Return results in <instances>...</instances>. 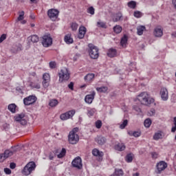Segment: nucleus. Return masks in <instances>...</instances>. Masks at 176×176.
<instances>
[{
    "mask_svg": "<svg viewBox=\"0 0 176 176\" xmlns=\"http://www.w3.org/2000/svg\"><path fill=\"white\" fill-rule=\"evenodd\" d=\"M138 100L142 105L149 107L151 104L155 102V99L151 97V95L147 92H142L138 96Z\"/></svg>",
    "mask_w": 176,
    "mask_h": 176,
    "instance_id": "f257e3e1",
    "label": "nucleus"
},
{
    "mask_svg": "<svg viewBox=\"0 0 176 176\" xmlns=\"http://www.w3.org/2000/svg\"><path fill=\"white\" fill-rule=\"evenodd\" d=\"M78 131H79V128H74L68 135V142L72 144V145H75L79 142V135H78Z\"/></svg>",
    "mask_w": 176,
    "mask_h": 176,
    "instance_id": "f03ea898",
    "label": "nucleus"
},
{
    "mask_svg": "<svg viewBox=\"0 0 176 176\" xmlns=\"http://www.w3.org/2000/svg\"><path fill=\"white\" fill-rule=\"evenodd\" d=\"M100 50H98V47L95 46L94 45L90 43L88 45V53L89 56L93 59V60H97L98 57H100Z\"/></svg>",
    "mask_w": 176,
    "mask_h": 176,
    "instance_id": "7ed1b4c3",
    "label": "nucleus"
},
{
    "mask_svg": "<svg viewBox=\"0 0 176 176\" xmlns=\"http://www.w3.org/2000/svg\"><path fill=\"white\" fill-rule=\"evenodd\" d=\"M36 168V164H35V162H30L25 165V166L21 170V173L25 176L30 175V174H31L32 171L35 170Z\"/></svg>",
    "mask_w": 176,
    "mask_h": 176,
    "instance_id": "20e7f679",
    "label": "nucleus"
},
{
    "mask_svg": "<svg viewBox=\"0 0 176 176\" xmlns=\"http://www.w3.org/2000/svg\"><path fill=\"white\" fill-rule=\"evenodd\" d=\"M58 76H59V82H60V83H63V82L69 80V78L71 76V73H69V71L68 70V69L63 67L58 72Z\"/></svg>",
    "mask_w": 176,
    "mask_h": 176,
    "instance_id": "39448f33",
    "label": "nucleus"
},
{
    "mask_svg": "<svg viewBox=\"0 0 176 176\" xmlns=\"http://www.w3.org/2000/svg\"><path fill=\"white\" fill-rule=\"evenodd\" d=\"M60 14V11L57 9L52 8L47 10V14L52 20V21H56L57 19H58V14Z\"/></svg>",
    "mask_w": 176,
    "mask_h": 176,
    "instance_id": "423d86ee",
    "label": "nucleus"
},
{
    "mask_svg": "<svg viewBox=\"0 0 176 176\" xmlns=\"http://www.w3.org/2000/svg\"><path fill=\"white\" fill-rule=\"evenodd\" d=\"M41 43L44 47H49L53 45V38L50 35H44L42 37Z\"/></svg>",
    "mask_w": 176,
    "mask_h": 176,
    "instance_id": "0eeeda50",
    "label": "nucleus"
},
{
    "mask_svg": "<svg viewBox=\"0 0 176 176\" xmlns=\"http://www.w3.org/2000/svg\"><path fill=\"white\" fill-rule=\"evenodd\" d=\"M168 167V164L164 161H160L156 164V174H162V171H164L166 168Z\"/></svg>",
    "mask_w": 176,
    "mask_h": 176,
    "instance_id": "6e6552de",
    "label": "nucleus"
},
{
    "mask_svg": "<svg viewBox=\"0 0 176 176\" xmlns=\"http://www.w3.org/2000/svg\"><path fill=\"white\" fill-rule=\"evenodd\" d=\"M76 113V111L75 110H70L66 113H62L60 116V118L61 120H68V119L73 118Z\"/></svg>",
    "mask_w": 176,
    "mask_h": 176,
    "instance_id": "1a4fd4ad",
    "label": "nucleus"
},
{
    "mask_svg": "<svg viewBox=\"0 0 176 176\" xmlns=\"http://www.w3.org/2000/svg\"><path fill=\"white\" fill-rule=\"evenodd\" d=\"M72 165L75 168L78 170H82L83 164H82V158L80 157H77L72 162Z\"/></svg>",
    "mask_w": 176,
    "mask_h": 176,
    "instance_id": "9d476101",
    "label": "nucleus"
},
{
    "mask_svg": "<svg viewBox=\"0 0 176 176\" xmlns=\"http://www.w3.org/2000/svg\"><path fill=\"white\" fill-rule=\"evenodd\" d=\"M36 96H29L23 99V103L25 105H32L36 102Z\"/></svg>",
    "mask_w": 176,
    "mask_h": 176,
    "instance_id": "9b49d317",
    "label": "nucleus"
},
{
    "mask_svg": "<svg viewBox=\"0 0 176 176\" xmlns=\"http://www.w3.org/2000/svg\"><path fill=\"white\" fill-rule=\"evenodd\" d=\"M24 118H25V115L24 113L18 114L14 116L16 122H18L22 124V126H25V124H27V120H25Z\"/></svg>",
    "mask_w": 176,
    "mask_h": 176,
    "instance_id": "f8f14e48",
    "label": "nucleus"
},
{
    "mask_svg": "<svg viewBox=\"0 0 176 176\" xmlns=\"http://www.w3.org/2000/svg\"><path fill=\"white\" fill-rule=\"evenodd\" d=\"M10 156H13L12 151L10 150H6L3 153L0 154V163L3 162V161L6 160L8 157H10Z\"/></svg>",
    "mask_w": 176,
    "mask_h": 176,
    "instance_id": "ddd939ff",
    "label": "nucleus"
},
{
    "mask_svg": "<svg viewBox=\"0 0 176 176\" xmlns=\"http://www.w3.org/2000/svg\"><path fill=\"white\" fill-rule=\"evenodd\" d=\"M49 83H50V74L45 73L43 75V86L45 89L49 87Z\"/></svg>",
    "mask_w": 176,
    "mask_h": 176,
    "instance_id": "4468645a",
    "label": "nucleus"
},
{
    "mask_svg": "<svg viewBox=\"0 0 176 176\" xmlns=\"http://www.w3.org/2000/svg\"><path fill=\"white\" fill-rule=\"evenodd\" d=\"M86 32H87V29L85 26H80L78 30V38L79 39H83L85 38V35H86Z\"/></svg>",
    "mask_w": 176,
    "mask_h": 176,
    "instance_id": "2eb2a0df",
    "label": "nucleus"
},
{
    "mask_svg": "<svg viewBox=\"0 0 176 176\" xmlns=\"http://www.w3.org/2000/svg\"><path fill=\"white\" fill-rule=\"evenodd\" d=\"M161 98L163 101L168 100V91L166 88H162L160 90Z\"/></svg>",
    "mask_w": 176,
    "mask_h": 176,
    "instance_id": "dca6fc26",
    "label": "nucleus"
},
{
    "mask_svg": "<svg viewBox=\"0 0 176 176\" xmlns=\"http://www.w3.org/2000/svg\"><path fill=\"white\" fill-rule=\"evenodd\" d=\"M153 34L156 38H161V36H163V28H162V26L156 27L154 29Z\"/></svg>",
    "mask_w": 176,
    "mask_h": 176,
    "instance_id": "f3484780",
    "label": "nucleus"
},
{
    "mask_svg": "<svg viewBox=\"0 0 176 176\" xmlns=\"http://www.w3.org/2000/svg\"><path fill=\"white\" fill-rule=\"evenodd\" d=\"M94 97H96V91H92L91 94H88L85 98V101L87 104H91L93 100H94Z\"/></svg>",
    "mask_w": 176,
    "mask_h": 176,
    "instance_id": "a211bd4d",
    "label": "nucleus"
},
{
    "mask_svg": "<svg viewBox=\"0 0 176 176\" xmlns=\"http://www.w3.org/2000/svg\"><path fill=\"white\" fill-rule=\"evenodd\" d=\"M107 56L111 58H113V57H116L118 56V50L115 48H110L107 51Z\"/></svg>",
    "mask_w": 176,
    "mask_h": 176,
    "instance_id": "6ab92c4d",
    "label": "nucleus"
},
{
    "mask_svg": "<svg viewBox=\"0 0 176 176\" xmlns=\"http://www.w3.org/2000/svg\"><path fill=\"white\" fill-rule=\"evenodd\" d=\"M114 149L118 151V152H123L126 149V145L124 143H117L114 146Z\"/></svg>",
    "mask_w": 176,
    "mask_h": 176,
    "instance_id": "aec40b11",
    "label": "nucleus"
},
{
    "mask_svg": "<svg viewBox=\"0 0 176 176\" xmlns=\"http://www.w3.org/2000/svg\"><path fill=\"white\" fill-rule=\"evenodd\" d=\"M95 141L98 145H104L107 142V138L102 136H98L95 138Z\"/></svg>",
    "mask_w": 176,
    "mask_h": 176,
    "instance_id": "412c9836",
    "label": "nucleus"
},
{
    "mask_svg": "<svg viewBox=\"0 0 176 176\" xmlns=\"http://www.w3.org/2000/svg\"><path fill=\"white\" fill-rule=\"evenodd\" d=\"M28 42H32V43H38L39 42V36L36 34H33L28 38Z\"/></svg>",
    "mask_w": 176,
    "mask_h": 176,
    "instance_id": "4be33fe9",
    "label": "nucleus"
},
{
    "mask_svg": "<svg viewBox=\"0 0 176 176\" xmlns=\"http://www.w3.org/2000/svg\"><path fill=\"white\" fill-rule=\"evenodd\" d=\"M64 41L67 45H71V43H74V38H72L71 34H66L65 36Z\"/></svg>",
    "mask_w": 176,
    "mask_h": 176,
    "instance_id": "5701e85b",
    "label": "nucleus"
},
{
    "mask_svg": "<svg viewBox=\"0 0 176 176\" xmlns=\"http://www.w3.org/2000/svg\"><path fill=\"white\" fill-rule=\"evenodd\" d=\"M123 18V15L120 12H118L117 14H114L113 16V23H118V21H120Z\"/></svg>",
    "mask_w": 176,
    "mask_h": 176,
    "instance_id": "b1692460",
    "label": "nucleus"
},
{
    "mask_svg": "<svg viewBox=\"0 0 176 176\" xmlns=\"http://www.w3.org/2000/svg\"><path fill=\"white\" fill-rule=\"evenodd\" d=\"M94 79V74H88L85 76V80L87 83H91Z\"/></svg>",
    "mask_w": 176,
    "mask_h": 176,
    "instance_id": "393cba45",
    "label": "nucleus"
},
{
    "mask_svg": "<svg viewBox=\"0 0 176 176\" xmlns=\"http://www.w3.org/2000/svg\"><path fill=\"white\" fill-rule=\"evenodd\" d=\"M92 155L94 156H98L99 157H102V156H104V153L102 151H100V150L97 148H94L92 151Z\"/></svg>",
    "mask_w": 176,
    "mask_h": 176,
    "instance_id": "a878e982",
    "label": "nucleus"
},
{
    "mask_svg": "<svg viewBox=\"0 0 176 176\" xmlns=\"http://www.w3.org/2000/svg\"><path fill=\"white\" fill-rule=\"evenodd\" d=\"M146 30V28L144 25H139L137 27V34L138 35H142L144 34V31Z\"/></svg>",
    "mask_w": 176,
    "mask_h": 176,
    "instance_id": "bb28decb",
    "label": "nucleus"
},
{
    "mask_svg": "<svg viewBox=\"0 0 176 176\" xmlns=\"http://www.w3.org/2000/svg\"><path fill=\"white\" fill-rule=\"evenodd\" d=\"M129 38L127 37V35L124 34L123 37L121 38L120 41V45L122 47H126L127 45V41Z\"/></svg>",
    "mask_w": 176,
    "mask_h": 176,
    "instance_id": "cd10ccee",
    "label": "nucleus"
},
{
    "mask_svg": "<svg viewBox=\"0 0 176 176\" xmlns=\"http://www.w3.org/2000/svg\"><path fill=\"white\" fill-rule=\"evenodd\" d=\"M133 159H134L133 153H129L125 157V160L127 163H131V162H133Z\"/></svg>",
    "mask_w": 176,
    "mask_h": 176,
    "instance_id": "c85d7f7f",
    "label": "nucleus"
},
{
    "mask_svg": "<svg viewBox=\"0 0 176 176\" xmlns=\"http://www.w3.org/2000/svg\"><path fill=\"white\" fill-rule=\"evenodd\" d=\"M49 105L52 108L57 107V105H58V100H57V99H52L50 100Z\"/></svg>",
    "mask_w": 176,
    "mask_h": 176,
    "instance_id": "c756f323",
    "label": "nucleus"
},
{
    "mask_svg": "<svg viewBox=\"0 0 176 176\" xmlns=\"http://www.w3.org/2000/svg\"><path fill=\"white\" fill-rule=\"evenodd\" d=\"M16 107L17 106L16 105V104L12 103L8 105V109L10 110L12 113H14L16 112Z\"/></svg>",
    "mask_w": 176,
    "mask_h": 176,
    "instance_id": "7c9ffc66",
    "label": "nucleus"
},
{
    "mask_svg": "<svg viewBox=\"0 0 176 176\" xmlns=\"http://www.w3.org/2000/svg\"><path fill=\"white\" fill-rule=\"evenodd\" d=\"M114 175L116 176H123L124 175V172H123L122 169L116 168L114 171Z\"/></svg>",
    "mask_w": 176,
    "mask_h": 176,
    "instance_id": "2f4dec72",
    "label": "nucleus"
},
{
    "mask_svg": "<svg viewBox=\"0 0 176 176\" xmlns=\"http://www.w3.org/2000/svg\"><path fill=\"white\" fill-rule=\"evenodd\" d=\"M67 153V150L65 148H63L60 153L57 155V157L58 159H63L64 156H65Z\"/></svg>",
    "mask_w": 176,
    "mask_h": 176,
    "instance_id": "473e14b6",
    "label": "nucleus"
},
{
    "mask_svg": "<svg viewBox=\"0 0 176 176\" xmlns=\"http://www.w3.org/2000/svg\"><path fill=\"white\" fill-rule=\"evenodd\" d=\"M113 30L116 34H120V32H122V26L117 25L113 27Z\"/></svg>",
    "mask_w": 176,
    "mask_h": 176,
    "instance_id": "72a5a7b5",
    "label": "nucleus"
},
{
    "mask_svg": "<svg viewBox=\"0 0 176 176\" xmlns=\"http://www.w3.org/2000/svg\"><path fill=\"white\" fill-rule=\"evenodd\" d=\"M96 90L99 93H107V91H108V87H97Z\"/></svg>",
    "mask_w": 176,
    "mask_h": 176,
    "instance_id": "f704fd0d",
    "label": "nucleus"
},
{
    "mask_svg": "<svg viewBox=\"0 0 176 176\" xmlns=\"http://www.w3.org/2000/svg\"><path fill=\"white\" fill-rule=\"evenodd\" d=\"M130 9H135L137 8V3L134 1H131L127 3Z\"/></svg>",
    "mask_w": 176,
    "mask_h": 176,
    "instance_id": "c9c22d12",
    "label": "nucleus"
},
{
    "mask_svg": "<svg viewBox=\"0 0 176 176\" xmlns=\"http://www.w3.org/2000/svg\"><path fill=\"white\" fill-rule=\"evenodd\" d=\"M30 86L32 89H41V85L36 82H31Z\"/></svg>",
    "mask_w": 176,
    "mask_h": 176,
    "instance_id": "e433bc0d",
    "label": "nucleus"
},
{
    "mask_svg": "<svg viewBox=\"0 0 176 176\" xmlns=\"http://www.w3.org/2000/svg\"><path fill=\"white\" fill-rule=\"evenodd\" d=\"M70 27L72 28V31H76L79 25L76 23V22H73L70 24Z\"/></svg>",
    "mask_w": 176,
    "mask_h": 176,
    "instance_id": "4c0bfd02",
    "label": "nucleus"
},
{
    "mask_svg": "<svg viewBox=\"0 0 176 176\" xmlns=\"http://www.w3.org/2000/svg\"><path fill=\"white\" fill-rule=\"evenodd\" d=\"M144 124L146 127L149 128V127H151V125L152 124V120H151L150 118H147L144 120Z\"/></svg>",
    "mask_w": 176,
    "mask_h": 176,
    "instance_id": "58836bf2",
    "label": "nucleus"
},
{
    "mask_svg": "<svg viewBox=\"0 0 176 176\" xmlns=\"http://www.w3.org/2000/svg\"><path fill=\"white\" fill-rule=\"evenodd\" d=\"M97 26L98 28H107V23L105 22L98 21L97 22Z\"/></svg>",
    "mask_w": 176,
    "mask_h": 176,
    "instance_id": "ea45409f",
    "label": "nucleus"
},
{
    "mask_svg": "<svg viewBox=\"0 0 176 176\" xmlns=\"http://www.w3.org/2000/svg\"><path fill=\"white\" fill-rule=\"evenodd\" d=\"M162 133H155V135H153V140L155 141H157V140L162 139Z\"/></svg>",
    "mask_w": 176,
    "mask_h": 176,
    "instance_id": "a19ab883",
    "label": "nucleus"
},
{
    "mask_svg": "<svg viewBox=\"0 0 176 176\" xmlns=\"http://www.w3.org/2000/svg\"><path fill=\"white\" fill-rule=\"evenodd\" d=\"M129 124V120H124L122 123L120 125V128L123 129L126 128V126Z\"/></svg>",
    "mask_w": 176,
    "mask_h": 176,
    "instance_id": "79ce46f5",
    "label": "nucleus"
},
{
    "mask_svg": "<svg viewBox=\"0 0 176 176\" xmlns=\"http://www.w3.org/2000/svg\"><path fill=\"white\" fill-rule=\"evenodd\" d=\"M134 17H136L137 19H140L142 17V12L140 11H135L133 13Z\"/></svg>",
    "mask_w": 176,
    "mask_h": 176,
    "instance_id": "37998d69",
    "label": "nucleus"
},
{
    "mask_svg": "<svg viewBox=\"0 0 176 176\" xmlns=\"http://www.w3.org/2000/svg\"><path fill=\"white\" fill-rule=\"evenodd\" d=\"M95 126L96 129H100L102 127V121L98 120L95 122Z\"/></svg>",
    "mask_w": 176,
    "mask_h": 176,
    "instance_id": "c03bdc74",
    "label": "nucleus"
},
{
    "mask_svg": "<svg viewBox=\"0 0 176 176\" xmlns=\"http://www.w3.org/2000/svg\"><path fill=\"white\" fill-rule=\"evenodd\" d=\"M176 131V117H174L173 118V125L172 126V129H171V132L172 133H175Z\"/></svg>",
    "mask_w": 176,
    "mask_h": 176,
    "instance_id": "a18cd8bd",
    "label": "nucleus"
},
{
    "mask_svg": "<svg viewBox=\"0 0 176 176\" xmlns=\"http://www.w3.org/2000/svg\"><path fill=\"white\" fill-rule=\"evenodd\" d=\"M56 153H57V151H56V152H54V151L50 152V154H49V159L50 160H53V159H54V157H56Z\"/></svg>",
    "mask_w": 176,
    "mask_h": 176,
    "instance_id": "49530a36",
    "label": "nucleus"
},
{
    "mask_svg": "<svg viewBox=\"0 0 176 176\" xmlns=\"http://www.w3.org/2000/svg\"><path fill=\"white\" fill-rule=\"evenodd\" d=\"M24 14H25L24 11H21V14H19L17 19L18 21H21V20H24Z\"/></svg>",
    "mask_w": 176,
    "mask_h": 176,
    "instance_id": "de8ad7c7",
    "label": "nucleus"
},
{
    "mask_svg": "<svg viewBox=\"0 0 176 176\" xmlns=\"http://www.w3.org/2000/svg\"><path fill=\"white\" fill-rule=\"evenodd\" d=\"M96 113V109H91L88 110V116H93Z\"/></svg>",
    "mask_w": 176,
    "mask_h": 176,
    "instance_id": "09e8293b",
    "label": "nucleus"
},
{
    "mask_svg": "<svg viewBox=\"0 0 176 176\" xmlns=\"http://www.w3.org/2000/svg\"><path fill=\"white\" fill-rule=\"evenodd\" d=\"M50 65V68H51L52 69H54V68H56V66L57 65L55 61H51L49 63Z\"/></svg>",
    "mask_w": 176,
    "mask_h": 176,
    "instance_id": "8fccbe9b",
    "label": "nucleus"
},
{
    "mask_svg": "<svg viewBox=\"0 0 176 176\" xmlns=\"http://www.w3.org/2000/svg\"><path fill=\"white\" fill-rule=\"evenodd\" d=\"M155 115H156V110H155V109H151L148 111V116H155Z\"/></svg>",
    "mask_w": 176,
    "mask_h": 176,
    "instance_id": "3c124183",
    "label": "nucleus"
},
{
    "mask_svg": "<svg viewBox=\"0 0 176 176\" xmlns=\"http://www.w3.org/2000/svg\"><path fill=\"white\" fill-rule=\"evenodd\" d=\"M87 13H89V14H94V8L93 7H89L87 10Z\"/></svg>",
    "mask_w": 176,
    "mask_h": 176,
    "instance_id": "603ef678",
    "label": "nucleus"
},
{
    "mask_svg": "<svg viewBox=\"0 0 176 176\" xmlns=\"http://www.w3.org/2000/svg\"><path fill=\"white\" fill-rule=\"evenodd\" d=\"M3 130H5L6 131H8V130H9V129H10V125L9 124H4L3 125Z\"/></svg>",
    "mask_w": 176,
    "mask_h": 176,
    "instance_id": "864d4df0",
    "label": "nucleus"
},
{
    "mask_svg": "<svg viewBox=\"0 0 176 176\" xmlns=\"http://www.w3.org/2000/svg\"><path fill=\"white\" fill-rule=\"evenodd\" d=\"M151 157L153 159H157V157H159V154L156 152H153L151 153Z\"/></svg>",
    "mask_w": 176,
    "mask_h": 176,
    "instance_id": "5fc2aeb1",
    "label": "nucleus"
},
{
    "mask_svg": "<svg viewBox=\"0 0 176 176\" xmlns=\"http://www.w3.org/2000/svg\"><path fill=\"white\" fill-rule=\"evenodd\" d=\"M6 39V34H3L0 37V43H2Z\"/></svg>",
    "mask_w": 176,
    "mask_h": 176,
    "instance_id": "6e6d98bb",
    "label": "nucleus"
},
{
    "mask_svg": "<svg viewBox=\"0 0 176 176\" xmlns=\"http://www.w3.org/2000/svg\"><path fill=\"white\" fill-rule=\"evenodd\" d=\"M4 173L7 175L12 174V170L9 168H4Z\"/></svg>",
    "mask_w": 176,
    "mask_h": 176,
    "instance_id": "4d7b16f0",
    "label": "nucleus"
},
{
    "mask_svg": "<svg viewBox=\"0 0 176 176\" xmlns=\"http://www.w3.org/2000/svg\"><path fill=\"white\" fill-rule=\"evenodd\" d=\"M133 137H140V135H141V133L138 132V131H135L133 133Z\"/></svg>",
    "mask_w": 176,
    "mask_h": 176,
    "instance_id": "13d9d810",
    "label": "nucleus"
},
{
    "mask_svg": "<svg viewBox=\"0 0 176 176\" xmlns=\"http://www.w3.org/2000/svg\"><path fill=\"white\" fill-rule=\"evenodd\" d=\"M133 109L134 111H136V112H141V109L138 106H133Z\"/></svg>",
    "mask_w": 176,
    "mask_h": 176,
    "instance_id": "bf43d9fd",
    "label": "nucleus"
},
{
    "mask_svg": "<svg viewBox=\"0 0 176 176\" xmlns=\"http://www.w3.org/2000/svg\"><path fill=\"white\" fill-rule=\"evenodd\" d=\"M68 87L69 89H70V90H74V83L72 82H71L69 85H68Z\"/></svg>",
    "mask_w": 176,
    "mask_h": 176,
    "instance_id": "052dcab7",
    "label": "nucleus"
},
{
    "mask_svg": "<svg viewBox=\"0 0 176 176\" xmlns=\"http://www.w3.org/2000/svg\"><path fill=\"white\" fill-rule=\"evenodd\" d=\"M10 168H12V170L16 168V164L12 162L10 164Z\"/></svg>",
    "mask_w": 176,
    "mask_h": 176,
    "instance_id": "680f3d73",
    "label": "nucleus"
},
{
    "mask_svg": "<svg viewBox=\"0 0 176 176\" xmlns=\"http://www.w3.org/2000/svg\"><path fill=\"white\" fill-rule=\"evenodd\" d=\"M30 75H31V76H36V73H35V72H32V73L30 74Z\"/></svg>",
    "mask_w": 176,
    "mask_h": 176,
    "instance_id": "e2e57ef3",
    "label": "nucleus"
},
{
    "mask_svg": "<svg viewBox=\"0 0 176 176\" xmlns=\"http://www.w3.org/2000/svg\"><path fill=\"white\" fill-rule=\"evenodd\" d=\"M19 50H23V49L21 48V45H20V46L17 48V52H19Z\"/></svg>",
    "mask_w": 176,
    "mask_h": 176,
    "instance_id": "0e129e2a",
    "label": "nucleus"
},
{
    "mask_svg": "<svg viewBox=\"0 0 176 176\" xmlns=\"http://www.w3.org/2000/svg\"><path fill=\"white\" fill-rule=\"evenodd\" d=\"M133 176H140V173H134Z\"/></svg>",
    "mask_w": 176,
    "mask_h": 176,
    "instance_id": "69168bd1",
    "label": "nucleus"
},
{
    "mask_svg": "<svg viewBox=\"0 0 176 176\" xmlns=\"http://www.w3.org/2000/svg\"><path fill=\"white\" fill-rule=\"evenodd\" d=\"M26 23H27V21H25V20H23L21 21V24H25Z\"/></svg>",
    "mask_w": 176,
    "mask_h": 176,
    "instance_id": "338daca9",
    "label": "nucleus"
},
{
    "mask_svg": "<svg viewBox=\"0 0 176 176\" xmlns=\"http://www.w3.org/2000/svg\"><path fill=\"white\" fill-rule=\"evenodd\" d=\"M31 19H32V20H34V19H35V16H34L33 15L30 16Z\"/></svg>",
    "mask_w": 176,
    "mask_h": 176,
    "instance_id": "774afa93",
    "label": "nucleus"
}]
</instances>
